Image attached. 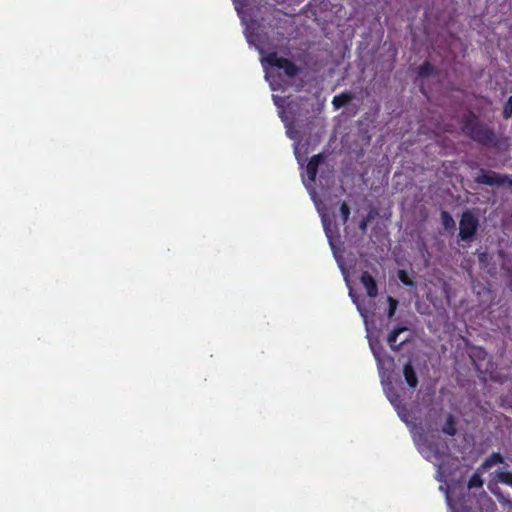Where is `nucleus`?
<instances>
[{"label": "nucleus", "instance_id": "1", "mask_svg": "<svg viewBox=\"0 0 512 512\" xmlns=\"http://www.w3.org/2000/svg\"><path fill=\"white\" fill-rule=\"evenodd\" d=\"M461 123L463 134L471 140L487 147L498 145V138L494 129L481 122L472 111L463 115Z\"/></svg>", "mask_w": 512, "mask_h": 512}, {"label": "nucleus", "instance_id": "2", "mask_svg": "<svg viewBox=\"0 0 512 512\" xmlns=\"http://www.w3.org/2000/svg\"><path fill=\"white\" fill-rule=\"evenodd\" d=\"M262 62L264 65L283 70L284 74L289 78L296 77L302 71L300 66L287 58L279 57L276 52H269L266 54L263 57Z\"/></svg>", "mask_w": 512, "mask_h": 512}, {"label": "nucleus", "instance_id": "3", "mask_svg": "<svg viewBox=\"0 0 512 512\" xmlns=\"http://www.w3.org/2000/svg\"><path fill=\"white\" fill-rule=\"evenodd\" d=\"M478 227L479 220L475 214L470 210L464 211L459 222V239L465 242L472 241L477 233Z\"/></svg>", "mask_w": 512, "mask_h": 512}, {"label": "nucleus", "instance_id": "4", "mask_svg": "<svg viewBox=\"0 0 512 512\" xmlns=\"http://www.w3.org/2000/svg\"><path fill=\"white\" fill-rule=\"evenodd\" d=\"M477 184H483L488 186H503L505 184L512 185V180L508 175L500 174L492 170L480 169L477 176L474 178Z\"/></svg>", "mask_w": 512, "mask_h": 512}, {"label": "nucleus", "instance_id": "5", "mask_svg": "<svg viewBox=\"0 0 512 512\" xmlns=\"http://www.w3.org/2000/svg\"><path fill=\"white\" fill-rule=\"evenodd\" d=\"M360 282L364 286L366 293L370 298H375L378 295L376 280L368 271L362 272Z\"/></svg>", "mask_w": 512, "mask_h": 512}, {"label": "nucleus", "instance_id": "6", "mask_svg": "<svg viewBox=\"0 0 512 512\" xmlns=\"http://www.w3.org/2000/svg\"><path fill=\"white\" fill-rule=\"evenodd\" d=\"M383 389L389 402L394 406L396 410H399L403 405V399L401 398L397 388L391 382H388L384 384Z\"/></svg>", "mask_w": 512, "mask_h": 512}, {"label": "nucleus", "instance_id": "7", "mask_svg": "<svg viewBox=\"0 0 512 512\" xmlns=\"http://www.w3.org/2000/svg\"><path fill=\"white\" fill-rule=\"evenodd\" d=\"M324 161L323 154H317L311 157L306 166V173L309 182L314 183L317 177L319 165Z\"/></svg>", "mask_w": 512, "mask_h": 512}, {"label": "nucleus", "instance_id": "8", "mask_svg": "<svg viewBox=\"0 0 512 512\" xmlns=\"http://www.w3.org/2000/svg\"><path fill=\"white\" fill-rule=\"evenodd\" d=\"M403 376L404 379L411 389H416L418 386V376L415 368L413 367L411 362H407L403 366Z\"/></svg>", "mask_w": 512, "mask_h": 512}, {"label": "nucleus", "instance_id": "9", "mask_svg": "<svg viewBox=\"0 0 512 512\" xmlns=\"http://www.w3.org/2000/svg\"><path fill=\"white\" fill-rule=\"evenodd\" d=\"M406 330L407 327L405 326H397L388 334L387 342L393 351H399L401 346L404 344L405 341H401L398 345H396V341L398 336Z\"/></svg>", "mask_w": 512, "mask_h": 512}, {"label": "nucleus", "instance_id": "10", "mask_svg": "<svg viewBox=\"0 0 512 512\" xmlns=\"http://www.w3.org/2000/svg\"><path fill=\"white\" fill-rule=\"evenodd\" d=\"M504 463V457L499 452H493L488 456L480 466L483 471L489 470L496 464Z\"/></svg>", "mask_w": 512, "mask_h": 512}, {"label": "nucleus", "instance_id": "11", "mask_svg": "<svg viewBox=\"0 0 512 512\" xmlns=\"http://www.w3.org/2000/svg\"><path fill=\"white\" fill-rule=\"evenodd\" d=\"M417 74H418V77H421V78L436 76L439 74V70L433 64H431L429 61H425L418 68Z\"/></svg>", "mask_w": 512, "mask_h": 512}, {"label": "nucleus", "instance_id": "12", "mask_svg": "<svg viewBox=\"0 0 512 512\" xmlns=\"http://www.w3.org/2000/svg\"><path fill=\"white\" fill-rule=\"evenodd\" d=\"M353 100V95L351 92H342L339 95L334 96L332 100V104L335 109H339Z\"/></svg>", "mask_w": 512, "mask_h": 512}, {"label": "nucleus", "instance_id": "13", "mask_svg": "<svg viewBox=\"0 0 512 512\" xmlns=\"http://www.w3.org/2000/svg\"><path fill=\"white\" fill-rule=\"evenodd\" d=\"M456 419L452 414H448L446 418V422L444 426L442 427V432L448 436H455L457 433L456 428Z\"/></svg>", "mask_w": 512, "mask_h": 512}, {"label": "nucleus", "instance_id": "14", "mask_svg": "<svg viewBox=\"0 0 512 512\" xmlns=\"http://www.w3.org/2000/svg\"><path fill=\"white\" fill-rule=\"evenodd\" d=\"M441 222L445 230L453 231L455 229V221L448 211L441 212Z\"/></svg>", "mask_w": 512, "mask_h": 512}, {"label": "nucleus", "instance_id": "15", "mask_svg": "<svg viewBox=\"0 0 512 512\" xmlns=\"http://www.w3.org/2000/svg\"><path fill=\"white\" fill-rule=\"evenodd\" d=\"M481 469L479 468L475 473L472 474L468 481V488H482L483 486V479L481 477V473L479 472Z\"/></svg>", "mask_w": 512, "mask_h": 512}, {"label": "nucleus", "instance_id": "16", "mask_svg": "<svg viewBox=\"0 0 512 512\" xmlns=\"http://www.w3.org/2000/svg\"><path fill=\"white\" fill-rule=\"evenodd\" d=\"M397 276H398L399 280L402 282V284H404L405 286H408V287L415 286V282L410 278V276L406 270H404V269L398 270Z\"/></svg>", "mask_w": 512, "mask_h": 512}, {"label": "nucleus", "instance_id": "17", "mask_svg": "<svg viewBox=\"0 0 512 512\" xmlns=\"http://www.w3.org/2000/svg\"><path fill=\"white\" fill-rule=\"evenodd\" d=\"M496 477L499 482L512 487V472L499 471V472H497Z\"/></svg>", "mask_w": 512, "mask_h": 512}, {"label": "nucleus", "instance_id": "18", "mask_svg": "<svg viewBox=\"0 0 512 512\" xmlns=\"http://www.w3.org/2000/svg\"><path fill=\"white\" fill-rule=\"evenodd\" d=\"M502 116L506 120L512 117V96H510L506 103L504 104Z\"/></svg>", "mask_w": 512, "mask_h": 512}, {"label": "nucleus", "instance_id": "19", "mask_svg": "<svg viewBox=\"0 0 512 512\" xmlns=\"http://www.w3.org/2000/svg\"><path fill=\"white\" fill-rule=\"evenodd\" d=\"M387 301H388L387 316L389 318H392L394 316V314H395L396 309H397L398 301L395 298L391 297V296H388Z\"/></svg>", "mask_w": 512, "mask_h": 512}, {"label": "nucleus", "instance_id": "20", "mask_svg": "<svg viewBox=\"0 0 512 512\" xmlns=\"http://www.w3.org/2000/svg\"><path fill=\"white\" fill-rule=\"evenodd\" d=\"M340 213L342 216L343 224H345L350 217V207L346 202H342L340 205Z\"/></svg>", "mask_w": 512, "mask_h": 512}, {"label": "nucleus", "instance_id": "21", "mask_svg": "<svg viewBox=\"0 0 512 512\" xmlns=\"http://www.w3.org/2000/svg\"><path fill=\"white\" fill-rule=\"evenodd\" d=\"M322 223L327 237L330 238V222L324 214L322 215Z\"/></svg>", "mask_w": 512, "mask_h": 512}, {"label": "nucleus", "instance_id": "22", "mask_svg": "<svg viewBox=\"0 0 512 512\" xmlns=\"http://www.w3.org/2000/svg\"><path fill=\"white\" fill-rule=\"evenodd\" d=\"M370 347H371V350L373 352V355H374L375 359L377 360L378 363H380L381 359H380V355H379L378 349H376V347L372 343H370ZM379 350H381V347H379Z\"/></svg>", "mask_w": 512, "mask_h": 512}, {"label": "nucleus", "instance_id": "23", "mask_svg": "<svg viewBox=\"0 0 512 512\" xmlns=\"http://www.w3.org/2000/svg\"><path fill=\"white\" fill-rule=\"evenodd\" d=\"M369 222V219L368 218H365V219H362L359 223V228L361 231L365 232L366 229H367V224Z\"/></svg>", "mask_w": 512, "mask_h": 512}, {"label": "nucleus", "instance_id": "24", "mask_svg": "<svg viewBox=\"0 0 512 512\" xmlns=\"http://www.w3.org/2000/svg\"><path fill=\"white\" fill-rule=\"evenodd\" d=\"M450 506H451L452 512H471V509L468 507L456 508L452 505H450Z\"/></svg>", "mask_w": 512, "mask_h": 512}, {"label": "nucleus", "instance_id": "25", "mask_svg": "<svg viewBox=\"0 0 512 512\" xmlns=\"http://www.w3.org/2000/svg\"><path fill=\"white\" fill-rule=\"evenodd\" d=\"M258 49L260 51L261 54H263V49L258 45Z\"/></svg>", "mask_w": 512, "mask_h": 512}, {"label": "nucleus", "instance_id": "26", "mask_svg": "<svg viewBox=\"0 0 512 512\" xmlns=\"http://www.w3.org/2000/svg\"><path fill=\"white\" fill-rule=\"evenodd\" d=\"M235 6H236V9H238V0H235Z\"/></svg>", "mask_w": 512, "mask_h": 512}]
</instances>
